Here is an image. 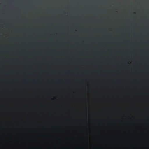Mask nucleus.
I'll return each instance as SVG.
<instances>
[{"label": "nucleus", "instance_id": "obj_2", "mask_svg": "<svg viewBox=\"0 0 149 149\" xmlns=\"http://www.w3.org/2000/svg\"><path fill=\"white\" fill-rule=\"evenodd\" d=\"M86 113H87V111H86Z\"/></svg>", "mask_w": 149, "mask_h": 149}, {"label": "nucleus", "instance_id": "obj_1", "mask_svg": "<svg viewBox=\"0 0 149 149\" xmlns=\"http://www.w3.org/2000/svg\"><path fill=\"white\" fill-rule=\"evenodd\" d=\"M85 91H86V80H85Z\"/></svg>", "mask_w": 149, "mask_h": 149}]
</instances>
